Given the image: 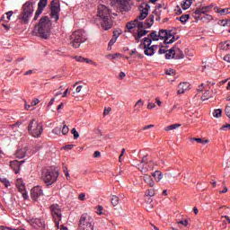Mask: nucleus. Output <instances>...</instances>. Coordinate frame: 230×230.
<instances>
[{
	"mask_svg": "<svg viewBox=\"0 0 230 230\" xmlns=\"http://www.w3.org/2000/svg\"><path fill=\"white\" fill-rule=\"evenodd\" d=\"M51 20L49 16H42L38 24L35 25L33 33L40 39H45L46 40L51 36Z\"/></svg>",
	"mask_w": 230,
	"mask_h": 230,
	"instance_id": "1",
	"label": "nucleus"
},
{
	"mask_svg": "<svg viewBox=\"0 0 230 230\" xmlns=\"http://www.w3.org/2000/svg\"><path fill=\"white\" fill-rule=\"evenodd\" d=\"M58 171L55 170L53 167H49L42 171L41 179L47 186H51V184H55L56 181L58 179Z\"/></svg>",
	"mask_w": 230,
	"mask_h": 230,
	"instance_id": "2",
	"label": "nucleus"
},
{
	"mask_svg": "<svg viewBox=\"0 0 230 230\" xmlns=\"http://www.w3.org/2000/svg\"><path fill=\"white\" fill-rule=\"evenodd\" d=\"M22 13L19 15L20 21L23 22V24H28L30 22V18L33 15V2L28 1L26 2L22 8Z\"/></svg>",
	"mask_w": 230,
	"mask_h": 230,
	"instance_id": "3",
	"label": "nucleus"
},
{
	"mask_svg": "<svg viewBox=\"0 0 230 230\" xmlns=\"http://www.w3.org/2000/svg\"><path fill=\"white\" fill-rule=\"evenodd\" d=\"M27 129L32 137H40V136H42V132H44L42 123L35 120V119L30 121Z\"/></svg>",
	"mask_w": 230,
	"mask_h": 230,
	"instance_id": "4",
	"label": "nucleus"
},
{
	"mask_svg": "<svg viewBox=\"0 0 230 230\" xmlns=\"http://www.w3.org/2000/svg\"><path fill=\"white\" fill-rule=\"evenodd\" d=\"M85 40H87V38L83 31H75L70 35V44L73 48H78Z\"/></svg>",
	"mask_w": 230,
	"mask_h": 230,
	"instance_id": "5",
	"label": "nucleus"
},
{
	"mask_svg": "<svg viewBox=\"0 0 230 230\" xmlns=\"http://www.w3.org/2000/svg\"><path fill=\"white\" fill-rule=\"evenodd\" d=\"M50 17L56 22L60 19V2L58 0H52L50 3Z\"/></svg>",
	"mask_w": 230,
	"mask_h": 230,
	"instance_id": "6",
	"label": "nucleus"
},
{
	"mask_svg": "<svg viewBox=\"0 0 230 230\" xmlns=\"http://www.w3.org/2000/svg\"><path fill=\"white\" fill-rule=\"evenodd\" d=\"M50 211L54 218V222L57 227H58L60 224L58 221L62 220V210L60 209V206H58V204L50 206Z\"/></svg>",
	"mask_w": 230,
	"mask_h": 230,
	"instance_id": "7",
	"label": "nucleus"
},
{
	"mask_svg": "<svg viewBox=\"0 0 230 230\" xmlns=\"http://www.w3.org/2000/svg\"><path fill=\"white\" fill-rule=\"evenodd\" d=\"M213 8H215V4H211L207 6L199 7L192 13V16L194 17V19L199 20V19H200L201 15H206V14L209 13V12H211V10H213Z\"/></svg>",
	"mask_w": 230,
	"mask_h": 230,
	"instance_id": "8",
	"label": "nucleus"
},
{
	"mask_svg": "<svg viewBox=\"0 0 230 230\" xmlns=\"http://www.w3.org/2000/svg\"><path fill=\"white\" fill-rule=\"evenodd\" d=\"M160 40H164V44H173L175 42V36L168 33L166 30H160L158 32Z\"/></svg>",
	"mask_w": 230,
	"mask_h": 230,
	"instance_id": "9",
	"label": "nucleus"
},
{
	"mask_svg": "<svg viewBox=\"0 0 230 230\" xmlns=\"http://www.w3.org/2000/svg\"><path fill=\"white\" fill-rule=\"evenodd\" d=\"M16 188H18V190L20 193H22V197H23L24 200H28V192H26V186L24 185V181L22 179L18 178L16 180Z\"/></svg>",
	"mask_w": 230,
	"mask_h": 230,
	"instance_id": "10",
	"label": "nucleus"
},
{
	"mask_svg": "<svg viewBox=\"0 0 230 230\" xmlns=\"http://www.w3.org/2000/svg\"><path fill=\"white\" fill-rule=\"evenodd\" d=\"M140 14L137 16V19H139V21H144V19H146L148 17V11L150 10V5L148 4H142L141 6H139Z\"/></svg>",
	"mask_w": 230,
	"mask_h": 230,
	"instance_id": "11",
	"label": "nucleus"
},
{
	"mask_svg": "<svg viewBox=\"0 0 230 230\" xmlns=\"http://www.w3.org/2000/svg\"><path fill=\"white\" fill-rule=\"evenodd\" d=\"M97 14L101 19H104L105 17H111V11L107 6L100 4L97 9Z\"/></svg>",
	"mask_w": 230,
	"mask_h": 230,
	"instance_id": "12",
	"label": "nucleus"
},
{
	"mask_svg": "<svg viewBox=\"0 0 230 230\" xmlns=\"http://www.w3.org/2000/svg\"><path fill=\"white\" fill-rule=\"evenodd\" d=\"M90 225H93V217H91L87 213L83 214L79 220V226Z\"/></svg>",
	"mask_w": 230,
	"mask_h": 230,
	"instance_id": "13",
	"label": "nucleus"
},
{
	"mask_svg": "<svg viewBox=\"0 0 230 230\" xmlns=\"http://www.w3.org/2000/svg\"><path fill=\"white\" fill-rule=\"evenodd\" d=\"M44 195V192H42V188L40 186L34 187L31 190V197L32 200H37L40 197H42Z\"/></svg>",
	"mask_w": 230,
	"mask_h": 230,
	"instance_id": "14",
	"label": "nucleus"
},
{
	"mask_svg": "<svg viewBox=\"0 0 230 230\" xmlns=\"http://www.w3.org/2000/svg\"><path fill=\"white\" fill-rule=\"evenodd\" d=\"M101 19H102L101 26L102 30L107 31L112 28V20L111 19V17H105Z\"/></svg>",
	"mask_w": 230,
	"mask_h": 230,
	"instance_id": "15",
	"label": "nucleus"
},
{
	"mask_svg": "<svg viewBox=\"0 0 230 230\" xmlns=\"http://www.w3.org/2000/svg\"><path fill=\"white\" fill-rule=\"evenodd\" d=\"M31 226L36 229L40 228L41 230H45L46 223L44 222L43 219L35 218V219H32Z\"/></svg>",
	"mask_w": 230,
	"mask_h": 230,
	"instance_id": "16",
	"label": "nucleus"
},
{
	"mask_svg": "<svg viewBox=\"0 0 230 230\" xmlns=\"http://www.w3.org/2000/svg\"><path fill=\"white\" fill-rule=\"evenodd\" d=\"M170 53L172 54V57H174V58H184V54L182 53V50H181V49H179L178 47H172V49H170Z\"/></svg>",
	"mask_w": 230,
	"mask_h": 230,
	"instance_id": "17",
	"label": "nucleus"
},
{
	"mask_svg": "<svg viewBox=\"0 0 230 230\" xmlns=\"http://www.w3.org/2000/svg\"><path fill=\"white\" fill-rule=\"evenodd\" d=\"M191 89V85L189 83H181L178 85V94H184L186 91H190Z\"/></svg>",
	"mask_w": 230,
	"mask_h": 230,
	"instance_id": "18",
	"label": "nucleus"
},
{
	"mask_svg": "<svg viewBox=\"0 0 230 230\" xmlns=\"http://www.w3.org/2000/svg\"><path fill=\"white\" fill-rule=\"evenodd\" d=\"M10 166L13 170L14 173H19V171L21 170V163L19 161L14 160L10 162Z\"/></svg>",
	"mask_w": 230,
	"mask_h": 230,
	"instance_id": "19",
	"label": "nucleus"
},
{
	"mask_svg": "<svg viewBox=\"0 0 230 230\" xmlns=\"http://www.w3.org/2000/svg\"><path fill=\"white\" fill-rule=\"evenodd\" d=\"M144 48H145V50H144L145 55H146L147 57H152L155 49H157V45H153L152 47H144Z\"/></svg>",
	"mask_w": 230,
	"mask_h": 230,
	"instance_id": "20",
	"label": "nucleus"
},
{
	"mask_svg": "<svg viewBox=\"0 0 230 230\" xmlns=\"http://www.w3.org/2000/svg\"><path fill=\"white\" fill-rule=\"evenodd\" d=\"M143 181H144V182L148 184V186H150V188H154V185L155 184V182L154 181V179H152V176H150L148 174H144Z\"/></svg>",
	"mask_w": 230,
	"mask_h": 230,
	"instance_id": "21",
	"label": "nucleus"
},
{
	"mask_svg": "<svg viewBox=\"0 0 230 230\" xmlns=\"http://www.w3.org/2000/svg\"><path fill=\"white\" fill-rule=\"evenodd\" d=\"M198 19H199V21H202V22L208 23L213 21V16L210 14H203V15L201 14Z\"/></svg>",
	"mask_w": 230,
	"mask_h": 230,
	"instance_id": "22",
	"label": "nucleus"
},
{
	"mask_svg": "<svg viewBox=\"0 0 230 230\" xmlns=\"http://www.w3.org/2000/svg\"><path fill=\"white\" fill-rule=\"evenodd\" d=\"M39 103H40V101L39 99L35 98L31 102V104L25 103V109L27 111H30V109H31V107H35V105H39Z\"/></svg>",
	"mask_w": 230,
	"mask_h": 230,
	"instance_id": "23",
	"label": "nucleus"
},
{
	"mask_svg": "<svg viewBox=\"0 0 230 230\" xmlns=\"http://www.w3.org/2000/svg\"><path fill=\"white\" fill-rule=\"evenodd\" d=\"M74 58L76 60V62H86V64H93V60L85 58L82 56H75Z\"/></svg>",
	"mask_w": 230,
	"mask_h": 230,
	"instance_id": "24",
	"label": "nucleus"
},
{
	"mask_svg": "<svg viewBox=\"0 0 230 230\" xmlns=\"http://www.w3.org/2000/svg\"><path fill=\"white\" fill-rule=\"evenodd\" d=\"M145 103L143 102V100H138L135 106H134V112H139V111H141V107H143Z\"/></svg>",
	"mask_w": 230,
	"mask_h": 230,
	"instance_id": "25",
	"label": "nucleus"
},
{
	"mask_svg": "<svg viewBox=\"0 0 230 230\" xmlns=\"http://www.w3.org/2000/svg\"><path fill=\"white\" fill-rule=\"evenodd\" d=\"M138 170L144 173H146V172H148L150 168H148V165L146 164L140 163L138 164Z\"/></svg>",
	"mask_w": 230,
	"mask_h": 230,
	"instance_id": "26",
	"label": "nucleus"
},
{
	"mask_svg": "<svg viewBox=\"0 0 230 230\" xmlns=\"http://www.w3.org/2000/svg\"><path fill=\"white\" fill-rule=\"evenodd\" d=\"M154 19H155L154 14H150L148 18L146 20V24L147 28H150L154 25Z\"/></svg>",
	"mask_w": 230,
	"mask_h": 230,
	"instance_id": "27",
	"label": "nucleus"
},
{
	"mask_svg": "<svg viewBox=\"0 0 230 230\" xmlns=\"http://www.w3.org/2000/svg\"><path fill=\"white\" fill-rule=\"evenodd\" d=\"M129 1L130 0H118L117 3L122 7L123 10H127Z\"/></svg>",
	"mask_w": 230,
	"mask_h": 230,
	"instance_id": "28",
	"label": "nucleus"
},
{
	"mask_svg": "<svg viewBox=\"0 0 230 230\" xmlns=\"http://www.w3.org/2000/svg\"><path fill=\"white\" fill-rule=\"evenodd\" d=\"M191 4H193V1L192 0H185L181 4V8H182V10H188V8H190V6H191Z\"/></svg>",
	"mask_w": 230,
	"mask_h": 230,
	"instance_id": "29",
	"label": "nucleus"
},
{
	"mask_svg": "<svg viewBox=\"0 0 230 230\" xmlns=\"http://www.w3.org/2000/svg\"><path fill=\"white\" fill-rule=\"evenodd\" d=\"M137 26V19L134 20L133 22H129L127 23L126 28H128L129 31L134 30Z\"/></svg>",
	"mask_w": 230,
	"mask_h": 230,
	"instance_id": "30",
	"label": "nucleus"
},
{
	"mask_svg": "<svg viewBox=\"0 0 230 230\" xmlns=\"http://www.w3.org/2000/svg\"><path fill=\"white\" fill-rule=\"evenodd\" d=\"M153 177H155V181L159 182L161 179H163V172L161 171H155V172L152 173Z\"/></svg>",
	"mask_w": 230,
	"mask_h": 230,
	"instance_id": "31",
	"label": "nucleus"
},
{
	"mask_svg": "<svg viewBox=\"0 0 230 230\" xmlns=\"http://www.w3.org/2000/svg\"><path fill=\"white\" fill-rule=\"evenodd\" d=\"M111 202L113 207H116L118 204H119V198L116 195H112L111 197Z\"/></svg>",
	"mask_w": 230,
	"mask_h": 230,
	"instance_id": "32",
	"label": "nucleus"
},
{
	"mask_svg": "<svg viewBox=\"0 0 230 230\" xmlns=\"http://www.w3.org/2000/svg\"><path fill=\"white\" fill-rule=\"evenodd\" d=\"M146 33H148V31H137V35L135 36L136 40H139L141 39V37H145V35H146Z\"/></svg>",
	"mask_w": 230,
	"mask_h": 230,
	"instance_id": "33",
	"label": "nucleus"
},
{
	"mask_svg": "<svg viewBox=\"0 0 230 230\" xmlns=\"http://www.w3.org/2000/svg\"><path fill=\"white\" fill-rule=\"evenodd\" d=\"M190 19V14H183L180 18H176L177 21H181L182 24H186Z\"/></svg>",
	"mask_w": 230,
	"mask_h": 230,
	"instance_id": "34",
	"label": "nucleus"
},
{
	"mask_svg": "<svg viewBox=\"0 0 230 230\" xmlns=\"http://www.w3.org/2000/svg\"><path fill=\"white\" fill-rule=\"evenodd\" d=\"M179 127H181V124H172V125L165 127L164 130H166L168 132L170 130H175L176 128H179Z\"/></svg>",
	"mask_w": 230,
	"mask_h": 230,
	"instance_id": "35",
	"label": "nucleus"
},
{
	"mask_svg": "<svg viewBox=\"0 0 230 230\" xmlns=\"http://www.w3.org/2000/svg\"><path fill=\"white\" fill-rule=\"evenodd\" d=\"M42 12H44V9L38 7V9L34 14L33 21H37V19H39V17H40V15L42 14Z\"/></svg>",
	"mask_w": 230,
	"mask_h": 230,
	"instance_id": "36",
	"label": "nucleus"
},
{
	"mask_svg": "<svg viewBox=\"0 0 230 230\" xmlns=\"http://www.w3.org/2000/svg\"><path fill=\"white\" fill-rule=\"evenodd\" d=\"M46 6H48V0H40V2L38 3V8H41L42 10H44Z\"/></svg>",
	"mask_w": 230,
	"mask_h": 230,
	"instance_id": "37",
	"label": "nucleus"
},
{
	"mask_svg": "<svg viewBox=\"0 0 230 230\" xmlns=\"http://www.w3.org/2000/svg\"><path fill=\"white\" fill-rule=\"evenodd\" d=\"M150 37H151L152 40H160L159 33H157V31H153L150 33Z\"/></svg>",
	"mask_w": 230,
	"mask_h": 230,
	"instance_id": "38",
	"label": "nucleus"
},
{
	"mask_svg": "<svg viewBox=\"0 0 230 230\" xmlns=\"http://www.w3.org/2000/svg\"><path fill=\"white\" fill-rule=\"evenodd\" d=\"M80 230H94V226L93 225H83L79 226Z\"/></svg>",
	"mask_w": 230,
	"mask_h": 230,
	"instance_id": "39",
	"label": "nucleus"
},
{
	"mask_svg": "<svg viewBox=\"0 0 230 230\" xmlns=\"http://www.w3.org/2000/svg\"><path fill=\"white\" fill-rule=\"evenodd\" d=\"M151 44H152V39L150 38L144 39V48H150Z\"/></svg>",
	"mask_w": 230,
	"mask_h": 230,
	"instance_id": "40",
	"label": "nucleus"
},
{
	"mask_svg": "<svg viewBox=\"0 0 230 230\" xmlns=\"http://www.w3.org/2000/svg\"><path fill=\"white\" fill-rule=\"evenodd\" d=\"M146 197H155V190L150 189L146 190Z\"/></svg>",
	"mask_w": 230,
	"mask_h": 230,
	"instance_id": "41",
	"label": "nucleus"
},
{
	"mask_svg": "<svg viewBox=\"0 0 230 230\" xmlns=\"http://www.w3.org/2000/svg\"><path fill=\"white\" fill-rule=\"evenodd\" d=\"M137 27L138 31L145 30V28H148V25L145 26V22L137 21Z\"/></svg>",
	"mask_w": 230,
	"mask_h": 230,
	"instance_id": "42",
	"label": "nucleus"
},
{
	"mask_svg": "<svg viewBox=\"0 0 230 230\" xmlns=\"http://www.w3.org/2000/svg\"><path fill=\"white\" fill-rule=\"evenodd\" d=\"M191 141H196L197 143H199L201 145H206V143H209V140H202V138H191Z\"/></svg>",
	"mask_w": 230,
	"mask_h": 230,
	"instance_id": "43",
	"label": "nucleus"
},
{
	"mask_svg": "<svg viewBox=\"0 0 230 230\" xmlns=\"http://www.w3.org/2000/svg\"><path fill=\"white\" fill-rule=\"evenodd\" d=\"M214 118H220L222 116V110L217 109L213 112Z\"/></svg>",
	"mask_w": 230,
	"mask_h": 230,
	"instance_id": "44",
	"label": "nucleus"
},
{
	"mask_svg": "<svg viewBox=\"0 0 230 230\" xmlns=\"http://www.w3.org/2000/svg\"><path fill=\"white\" fill-rule=\"evenodd\" d=\"M71 133L74 136V139H78V137H80V134H78V131H76V128H72Z\"/></svg>",
	"mask_w": 230,
	"mask_h": 230,
	"instance_id": "45",
	"label": "nucleus"
},
{
	"mask_svg": "<svg viewBox=\"0 0 230 230\" xmlns=\"http://www.w3.org/2000/svg\"><path fill=\"white\" fill-rule=\"evenodd\" d=\"M0 181L4 184L5 188H8L10 186V181L5 178H0Z\"/></svg>",
	"mask_w": 230,
	"mask_h": 230,
	"instance_id": "46",
	"label": "nucleus"
},
{
	"mask_svg": "<svg viewBox=\"0 0 230 230\" xmlns=\"http://www.w3.org/2000/svg\"><path fill=\"white\" fill-rule=\"evenodd\" d=\"M166 48L168 47L162 46L158 50L159 55H164V53L166 54L167 53Z\"/></svg>",
	"mask_w": 230,
	"mask_h": 230,
	"instance_id": "47",
	"label": "nucleus"
},
{
	"mask_svg": "<svg viewBox=\"0 0 230 230\" xmlns=\"http://www.w3.org/2000/svg\"><path fill=\"white\" fill-rule=\"evenodd\" d=\"M230 13V8H225L220 10V15H227Z\"/></svg>",
	"mask_w": 230,
	"mask_h": 230,
	"instance_id": "48",
	"label": "nucleus"
},
{
	"mask_svg": "<svg viewBox=\"0 0 230 230\" xmlns=\"http://www.w3.org/2000/svg\"><path fill=\"white\" fill-rule=\"evenodd\" d=\"M165 58L170 60V58H175V56H173L172 53H170V49H169V50H167V52H165Z\"/></svg>",
	"mask_w": 230,
	"mask_h": 230,
	"instance_id": "49",
	"label": "nucleus"
},
{
	"mask_svg": "<svg viewBox=\"0 0 230 230\" xmlns=\"http://www.w3.org/2000/svg\"><path fill=\"white\" fill-rule=\"evenodd\" d=\"M63 172L67 179V181H69V179L71 178V176H69V171H67V168L66 166L63 167Z\"/></svg>",
	"mask_w": 230,
	"mask_h": 230,
	"instance_id": "50",
	"label": "nucleus"
},
{
	"mask_svg": "<svg viewBox=\"0 0 230 230\" xmlns=\"http://www.w3.org/2000/svg\"><path fill=\"white\" fill-rule=\"evenodd\" d=\"M209 98V91L204 93L203 96H201V100L204 102Z\"/></svg>",
	"mask_w": 230,
	"mask_h": 230,
	"instance_id": "51",
	"label": "nucleus"
},
{
	"mask_svg": "<svg viewBox=\"0 0 230 230\" xmlns=\"http://www.w3.org/2000/svg\"><path fill=\"white\" fill-rule=\"evenodd\" d=\"M69 132V128L67 126H64L62 128V134L63 136H66Z\"/></svg>",
	"mask_w": 230,
	"mask_h": 230,
	"instance_id": "52",
	"label": "nucleus"
},
{
	"mask_svg": "<svg viewBox=\"0 0 230 230\" xmlns=\"http://www.w3.org/2000/svg\"><path fill=\"white\" fill-rule=\"evenodd\" d=\"M223 49H225V50L230 49V41H226L223 44Z\"/></svg>",
	"mask_w": 230,
	"mask_h": 230,
	"instance_id": "53",
	"label": "nucleus"
},
{
	"mask_svg": "<svg viewBox=\"0 0 230 230\" xmlns=\"http://www.w3.org/2000/svg\"><path fill=\"white\" fill-rule=\"evenodd\" d=\"M221 24L223 26H230V20H222Z\"/></svg>",
	"mask_w": 230,
	"mask_h": 230,
	"instance_id": "54",
	"label": "nucleus"
},
{
	"mask_svg": "<svg viewBox=\"0 0 230 230\" xmlns=\"http://www.w3.org/2000/svg\"><path fill=\"white\" fill-rule=\"evenodd\" d=\"M111 111H112V109L111 107L105 108L104 112H103V116L109 115Z\"/></svg>",
	"mask_w": 230,
	"mask_h": 230,
	"instance_id": "55",
	"label": "nucleus"
},
{
	"mask_svg": "<svg viewBox=\"0 0 230 230\" xmlns=\"http://www.w3.org/2000/svg\"><path fill=\"white\" fill-rule=\"evenodd\" d=\"M166 75H169V76H173V75H175V70L173 69L166 70Z\"/></svg>",
	"mask_w": 230,
	"mask_h": 230,
	"instance_id": "56",
	"label": "nucleus"
},
{
	"mask_svg": "<svg viewBox=\"0 0 230 230\" xmlns=\"http://www.w3.org/2000/svg\"><path fill=\"white\" fill-rule=\"evenodd\" d=\"M102 211H103V207L98 206L96 210L97 215H102Z\"/></svg>",
	"mask_w": 230,
	"mask_h": 230,
	"instance_id": "57",
	"label": "nucleus"
},
{
	"mask_svg": "<svg viewBox=\"0 0 230 230\" xmlns=\"http://www.w3.org/2000/svg\"><path fill=\"white\" fill-rule=\"evenodd\" d=\"M7 21H10V17H12V15H13V11H9L5 13Z\"/></svg>",
	"mask_w": 230,
	"mask_h": 230,
	"instance_id": "58",
	"label": "nucleus"
},
{
	"mask_svg": "<svg viewBox=\"0 0 230 230\" xmlns=\"http://www.w3.org/2000/svg\"><path fill=\"white\" fill-rule=\"evenodd\" d=\"M1 230H19V229H13V228H10L8 226H0ZM20 230H24V229H20Z\"/></svg>",
	"mask_w": 230,
	"mask_h": 230,
	"instance_id": "59",
	"label": "nucleus"
},
{
	"mask_svg": "<svg viewBox=\"0 0 230 230\" xmlns=\"http://www.w3.org/2000/svg\"><path fill=\"white\" fill-rule=\"evenodd\" d=\"M60 130H62L61 128H55L52 132L53 134H60Z\"/></svg>",
	"mask_w": 230,
	"mask_h": 230,
	"instance_id": "60",
	"label": "nucleus"
},
{
	"mask_svg": "<svg viewBox=\"0 0 230 230\" xmlns=\"http://www.w3.org/2000/svg\"><path fill=\"white\" fill-rule=\"evenodd\" d=\"M226 114L227 116V118H229L230 116V106H226L225 109Z\"/></svg>",
	"mask_w": 230,
	"mask_h": 230,
	"instance_id": "61",
	"label": "nucleus"
},
{
	"mask_svg": "<svg viewBox=\"0 0 230 230\" xmlns=\"http://www.w3.org/2000/svg\"><path fill=\"white\" fill-rule=\"evenodd\" d=\"M178 224H181V226H184L186 227V226H188V220H181V221H179Z\"/></svg>",
	"mask_w": 230,
	"mask_h": 230,
	"instance_id": "62",
	"label": "nucleus"
},
{
	"mask_svg": "<svg viewBox=\"0 0 230 230\" xmlns=\"http://www.w3.org/2000/svg\"><path fill=\"white\" fill-rule=\"evenodd\" d=\"M78 199H79V200H85V194L84 193L79 194Z\"/></svg>",
	"mask_w": 230,
	"mask_h": 230,
	"instance_id": "63",
	"label": "nucleus"
},
{
	"mask_svg": "<svg viewBox=\"0 0 230 230\" xmlns=\"http://www.w3.org/2000/svg\"><path fill=\"white\" fill-rule=\"evenodd\" d=\"M224 60H225L226 62L230 63V54H227L226 56H225V57H224Z\"/></svg>",
	"mask_w": 230,
	"mask_h": 230,
	"instance_id": "64",
	"label": "nucleus"
}]
</instances>
